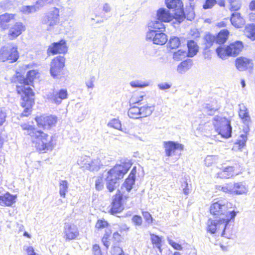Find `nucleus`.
Masks as SVG:
<instances>
[{
  "label": "nucleus",
  "mask_w": 255,
  "mask_h": 255,
  "mask_svg": "<svg viewBox=\"0 0 255 255\" xmlns=\"http://www.w3.org/2000/svg\"><path fill=\"white\" fill-rule=\"evenodd\" d=\"M90 158L86 156L81 157L77 161L78 164L81 166L84 170H87V166H88Z\"/></svg>",
  "instance_id": "nucleus-40"
},
{
  "label": "nucleus",
  "mask_w": 255,
  "mask_h": 255,
  "mask_svg": "<svg viewBox=\"0 0 255 255\" xmlns=\"http://www.w3.org/2000/svg\"><path fill=\"white\" fill-rule=\"evenodd\" d=\"M169 47L171 49H174L179 47L180 44L179 38L176 36L170 37L169 41Z\"/></svg>",
  "instance_id": "nucleus-42"
},
{
  "label": "nucleus",
  "mask_w": 255,
  "mask_h": 255,
  "mask_svg": "<svg viewBox=\"0 0 255 255\" xmlns=\"http://www.w3.org/2000/svg\"><path fill=\"white\" fill-rule=\"evenodd\" d=\"M112 255H125L122 248L119 247H114L112 250Z\"/></svg>",
  "instance_id": "nucleus-58"
},
{
  "label": "nucleus",
  "mask_w": 255,
  "mask_h": 255,
  "mask_svg": "<svg viewBox=\"0 0 255 255\" xmlns=\"http://www.w3.org/2000/svg\"><path fill=\"white\" fill-rule=\"evenodd\" d=\"M150 239L152 244L155 245L157 248L160 249L161 242V238L157 235L151 234Z\"/></svg>",
  "instance_id": "nucleus-49"
},
{
  "label": "nucleus",
  "mask_w": 255,
  "mask_h": 255,
  "mask_svg": "<svg viewBox=\"0 0 255 255\" xmlns=\"http://www.w3.org/2000/svg\"><path fill=\"white\" fill-rule=\"evenodd\" d=\"M136 170L135 167H134L128 178L126 179L125 182L123 183L121 187L122 191L124 192L126 190L127 192H129L132 188L133 185L134 184L135 179Z\"/></svg>",
  "instance_id": "nucleus-21"
},
{
  "label": "nucleus",
  "mask_w": 255,
  "mask_h": 255,
  "mask_svg": "<svg viewBox=\"0 0 255 255\" xmlns=\"http://www.w3.org/2000/svg\"><path fill=\"white\" fill-rule=\"evenodd\" d=\"M67 51L66 41L61 40L57 42H54L49 46L47 49V54L55 55L57 53H64Z\"/></svg>",
  "instance_id": "nucleus-14"
},
{
  "label": "nucleus",
  "mask_w": 255,
  "mask_h": 255,
  "mask_svg": "<svg viewBox=\"0 0 255 255\" xmlns=\"http://www.w3.org/2000/svg\"><path fill=\"white\" fill-rule=\"evenodd\" d=\"M65 59L64 56H58L54 57L50 64V73L54 78L59 75L65 66Z\"/></svg>",
  "instance_id": "nucleus-12"
},
{
  "label": "nucleus",
  "mask_w": 255,
  "mask_h": 255,
  "mask_svg": "<svg viewBox=\"0 0 255 255\" xmlns=\"http://www.w3.org/2000/svg\"><path fill=\"white\" fill-rule=\"evenodd\" d=\"M103 165V164L101 162V160L98 158L93 160L90 159L89 164H88V166H87V170L91 171H97Z\"/></svg>",
  "instance_id": "nucleus-30"
},
{
  "label": "nucleus",
  "mask_w": 255,
  "mask_h": 255,
  "mask_svg": "<svg viewBox=\"0 0 255 255\" xmlns=\"http://www.w3.org/2000/svg\"><path fill=\"white\" fill-rule=\"evenodd\" d=\"M243 45L241 41H236L227 46V53L230 56H236L242 50Z\"/></svg>",
  "instance_id": "nucleus-24"
},
{
  "label": "nucleus",
  "mask_w": 255,
  "mask_h": 255,
  "mask_svg": "<svg viewBox=\"0 0 255 255\" xmlns=\"http://www.w3.org/2000/svg\"><path fill=\"white\" fill-rule=\"evenodd\" d=\"M205 109L207 114L210 116L214 115L215 112L218 110V109L212 108V107L209 105H207Z\"/></svg>",
  "instance_id": "nucleus-62"
},
{
  "label": "nucleus",
  "mask_w": 255,
  "mask_h": 255,
  "mask_svg": "<svg viewBox=\"0 0 255 255\" xmlns=\"http://www.w3.org/2000/svg\"><path fill=\"white\" fill-rule=\"evenodd\" d=\"M203 40L205 48L207 49L210 48L213 45V43L216 41V37L215 36L208 33L205 35Z\"/></svg>",
  "instance_id": "nucleus-35"
},
{
  "label": "nucleus",
  "mask_w": 255,
  "mask_h": 255,
  "mask_svg": "<svg viewBox=\"0 0 255 255\" xmlns=\"http://www.w3.org/2000/svg\"><path fill=\"white\" fill-rule=\"evenodd\" d=\"M163 146L165 149L166 155L170 157L176 150L182 151L184 149V145L177 142L171 141H164Z\"/></svg>",
  "instance_id": "nucleus-16"
},
{
  "label": "nucleus",
  "mask_w": 255,
  "mask_h": 255,
  "mask_svg": "<svg viewBox=\"0 0 255 255\" xmlns=\"http://www.w3.org/2000/svg\"><path fill=\"white\" fill-rule=\"evenodd\" d=\"M229 223V222L218 218L214 220L209 219L207 222V231L211 234H215L217 232H219L222 230L221 235L223 236L227 225Z\"/></svg>",
  "instance_id": "nucleus-10"
},
{
  "label": "nucleus",
  "mask_w": 255,
  "mask_h": 255,
  "mask_svg": "<svg viewBox=\"0 0 255 255\" xmlns=\"http://www.w3.org/2000/svg\"><path fill=\"white\" fill-rule=\"evenodd\" d=\"M231 206L232 204L226 200H218L211 205L210 211L211 214L217 216L216 218L230 222L236 216V212L228 210Z\"/></svg>",
  "instance_id": "nucleus-4"
},
{
  "label": "nucleus",
  "mask_w": 255,
  "mask_h": 255,
  "mask_svg": "<svg viewBox=\"0 0 255 255\" xmlns=\"http://www.w3.org/2000/svg\"><path fill=\"white\" fill-rule=\"evenodd\" d=\"M233 194L241 195L246 193L247 188L243 182L233 183Z\"/></svg>",
  "instance_id": "nucleus-29"
},
{
  "label": "nucleus",
  "mask_w": 255,
  "mask_h": 255,
  "mask_svg": "<svg viewBox=\"0 0 255 255\" xmlns=\"http://www.w3.org/2000/svg\"><path fill=\"white\" fill-rule=\"evenodd\" d=\"M59 9L54 7L42 18V23L47 26L48 30H51L59 22Z\"/></svg>",
  "instance_id": "nucleus-9"
},
{
  "label": "nucleus",
  "mask_w": 255,
  "mask_h": 255,
  "mask_svg": "<svg viewBox=\"0 0 255 255\" xmlns=\"http://www.w3.org/2000/svg\"><path fill=\"white\" fill-rule=\"evenodd\" d=\"M167 7L169 9H174L177 11L175 12V18L179 22L182 21L185 18L183 11V4L180 0H165Z\"/></svg>",
  "instance_id": "nucleus-11"
},
{
  "label": "nucleus",
  "mask_w": 255,
  "mask_h": 255,
  "mask_svg": "<svg viewBox=\"0 0 255 255\" xmlns=\"http://www.w3.org/2000/svg\"><path fill=\"white\" fill-rule=\"evenodd\" d=\"M213 124L216 130L222 136L225 138L231 136L232 127L229 120L226 118L217 116L213 118Z\"/></svg>",
  "instance_id": "nucleus-5"
},
{
  "label": "nucleus",
  "mask_w": 255,
  "mask_h": 255,
  "mask_svg": "<svg viewBox=\"0 0 255 255\" xmlns=\"http://www.w3.org/2000/svg\"><path fill=\"white\" fill-rule=\"evenodd\" d=\"M19 58L17 46L9 44L3 46L0 50V60L4 62L10 60V62H15Z\"/></svg>",
  "instance_id": "nucleus-8"
},
{
  "label": "nucleus",
  "mask_w": 255,
  "mask_h": 255,
  "mask_svg": "<svg viewBox=\"0 0 255 255\" xmlns=\"http://www.w3.org/2000/svg\"><path fill=\"white\" fill-rule=\"evenodd\" d=\"M95 80L96 77L94 75H91L90 78L86 80L85 84L88 89H93L94 88Z\"/></svg>",
  "instance_id": "nucleus-51"
},
{
  "label": "nucleus",
  "mask_w": 255,
  "mask_h": 255,
  "mask_svg": "<svg viewBox=\"0 0 255 255\" xmlns=\"http://www.w3.org/2000/svg\"><path fill=\"white\" fill-rule=\"evenodd\" d=\"M68 183L66 180H60L59 182V194L63 198L65 197L66 193L68 192Z\"/></svg>",
  "instance_id": "nucleus-36"
},
{
  "label": "nucleus",
  "mask_w": 255,
  "mask_h": 255,
  "mask_svg": "<svg viewBox=\"0 0 255 255\" xmlns=\"http://www.w3.org/2000/svg\"><path fill=\"white\" fill-rule=\"evenodd\" d=\"M181 188L183 190V193L188 195L190 193V189L188 188V184L187 181H184L181 184Z\"/></svg>",
  "instance_id": "nucleus-60"
},
{
  "label": "nucleus",
  "mask_w": 255,
  "mask_h": 255,
  "mask_svg": "<svg viewBox=\"0 0 255 255\" xmlns=\"http://www.w3.org/2000/svg\"><path fill=\"white\" fill-rule=\"evenodd\" d=\"M218 158L216 155H208L205 159V164L207 166H210L213 163H215Z\"/></svg>",
  "instance_id": "nucleus-47"
},
{
  "label": "nucleus",
  "mask_w": 255,
  "mask_h": 255,
  "mask_svg": "<svg viewBox=\"0 0 255 255\" xmlns=\"http://www.w3.org/2000/svg\"><path fill=\"white\" fill-rule=\"evenodd\" d=\"M233 183L230 182L224 185H217L216 189L227 194H233Z\"/></svg>",
  "instance_id": "nucleus-32"
},
{
  "label": "nucleus",
  "mask_w": 255,
  "mask_h": 255,
  "mask_svg": "<svg viewBox=\"0 0 255 255\" xmlns=\"http://www.w3.org/2000/svg\"><path fill=\"white\" fill-rule=\"evenodd\" d=\"M231 11H237L241 8V0H230Z\"/></svg>",
  "instance_id": "nucleus-43"
},
{
  "label": "nucleus",
  "mask_w": 255,
  "mask_h": 255,
  "mask_svg": "<svg viewBox=\"0 0 255 255\" xmlns=\"http://www.w3.org/2000/svg\"><path fill=\"white\" fill-rule=\"evenodd\" d=\"M156 16L158 20L164 22H169L173 18L172 14L165 8H159L157 11Z\"/></svg>",
  "instance_id": "nucleus-22"
},
{
  "label": "nucleus",
  "mask_w": 255,
  "mask_h": 255,
  "mask_svg": "<svg viewBox=\"0 0 255 255\" xmlns=\"http://www.w3.org/2000/svg\"><path fill=\"white\" fill-rule=\"evenodd\" d=\"M186 56H187V54L186 51L179 49L173 53V58L175 60L178 61L184 58Z\"/></svg>",
  "instance_id": "nucleus-39"
},
{
  "label": "nucleus",
  "mask_w": 255,
  "mask_h": 255,
  "mask_svg": "<svg viewBox=\"0 0 255 255\" xmlns=\"http://www.w3.org/2000/svg\"><path fill=\"white\" fill-rule=\"evenodd\" d=\"M23 249L26 251L27 255H36L32 246H24Z\"/></svg>",
  "instance_id": "nucleus-63"
},
{
  "label": "nucleus",
  "mask_w": 255,
  "mask_h": 255,
  "mask_svg": "<svg viewBox=\"0 0 255 255\" xmlns=\"http://www.w3.org/2000/svg\"><path fill=\"white\" fill-rule=\"evenodd\" d=\"M64 234L66 239L73 240L79 235L78 229L73 224L68 223L65 224Z\"/></svg>",
  "instance_id": "nucleus-20"
},
{
  "label": "nucleus",
  "mask_w": 255,
  "mask_h": 255,
  "mask_svg": "<svg viewBox=\"0 0 255 255\" xmlns=\"http://www.w3.org/2000/svg\"><path fill=\"white\" fill-rule=\"evenodd\" d=\"M216 0H206L203 7L204 9H208L212 8L216 3Z\"/></svg>",
  "instance_id": "nucleus-53"
},
{
  "label": "nucleus",
  "mask_w": 255,
  "mask_h": 255,
  "mask_svg": "<svg viewBox=\"0 0 255 255\" xmlns=\"http://www.w3.org/2000/svg\"><path fill=\"white\" fill-rule=\"evenodd\" d=\"M216 52L218 55L222 59H225L229 56L227 53V47L226 48H223L219 46L216 49Z\"/></svg>",
  "instance_id": "nucleus-44"
},
{
  "label": "nucleus",
  "mask_w": 255,
  "mask_h": 255,
  "mask_svg": "<svg viewBox=\"0 0 255 255\" xmlns=\"http://www.w3.org/2000/svg\"><path fill=\"white\" fill-rule=\"evenodd\" d=\"M146 39L153 43L157 45H163L167 41V35L163 31H147L146 34Z\"/></svg>",
  "instance_id": "nucleus-13"
},
{
  "label": "nucleus",
  "mask_w": 255,
  "mask_h": 255,
  "mask_svg": "<svg viewBox=\"0 0 255 255\" xmlns=\"http://www.w3.org/2000/svg\"><path fill=\"white\" fill-rule=\"evenodd\" d=\"M245 35L252 40L255 39V24H248L244 29Z\"/></svg>",
  "instance_id": "nucleus-33"
},
{
  "label": "nucleus",
  "mask_w": 255,
  "mask_h": 255,
  "mask_svg": "<svg viewBox=\"0 0 255 255\" xmlns=\"http://www.w3.org/2000/svg\"><path fill=\"white\" fill-rule=\"evenodd\" d=\"M168 242L174 249L176 250H182V247L181 245L175 242L171 239H168Z\"/></svg>",
  "instance_id": "nucleus-59"
},
{
  "label": "nucleus",
  "mask_w": 255,
  "mask_h": 255,
  "mask_svg": "<svg viewBox=\"0 0 255 255\" xmlns=\"http://www.w3.org/2000/svg\"><path fill=\"white\" fill-rule=\"evenodd\" d=\"M25 30V26L22 22H16L9 29L8 35L10 39H13L19 35Z\"/></svg>",
  "instance_id": "nucleus-17"
},
{
  "label": "nucleus",
  "mask_w": 255,
  "mask_h": 255,
  "mask_svg": "<svg viewBox=\"0 0 255 255\" xmlns=\"http://www.w3.org/2000/svg\"><path fill=\"white\" fill-rule=\"evenodd\" d=\"M93 253L94 255H102L99 246L95 244L93 246Z\"/></svg>",
  "instance_id": "nucleus-64"
},
{
  "label": "nucleus",
  "mask_w": 255,
  "mask_h": 255,
  "mask_svg": "<svg viewBox=\"0 0 255 255\" xmlns=\"http://www.w3.org/2000/svg\"><path fill=\"white\" fill-rule=\"evenodd\" d=\"M191 63L187 61H184L178 65L177 70L179 73H184L191 68Z\"/></svg>",
  "instance_id": "nucleus-37"
},
{
  "label": "nucleus",
  "mask_w": 255,
  "mask_h": 255,
  "mask_svg": "<svg viewBox=\"0 0 255 255\" xmlns=\"http://www.w3.org/2000/svg\"><path fill=\"white\" fill-rule=\"evenodd\" d=\"M15 15L13 14H10L5 13L3 14L0 15V27L2 29H6L7 28V23L11 19H13Z\"/></svg>",
  "instance_id": "nucleus-28"
},
{
  "label": "nucleus",
  "mask_w": 255,
  "mask_h": 255,
  "mask_svg": "<svg viewBox=\"0 0 255 255\" xmlns=\"http://www.w3.org/2000/svg\"><path fill=\"white\" fill-rule=\"evenodd\" d=\"M148 31H163L165 29V25L163 22L157 19L151 20L147 24Z\"/></svg>",
  "instance_id": "nucleus-23"
},
{
  "label": "nucleus",
  "mask_w": 255,
  "mask_h": 255,
  "mask_svg": "<svg viewBox=\"0 0 255 255\" xmlns=\"http://www.w3.org/2000/svg\"><path fill=\"white\" fill-rule=\"evenodd\" d=\"M130 85L132 87H144L149 85L148 82H142L140 80H135L131 81L130 83Z\"/></svg>",
  "instance_id": "nucleus-45"
},
{
  "label": "nucleus",
  "mask_w": 255,
  "mask_h": 255,
  "mask_svg": "<svg viewBox=\"0 0 255 255\" xmlns=\"http://www.w3.org/2000/svg\"><path fill=\"white\" fill-rule=\"evenodd\" d=\"M229 34V32L227 29H223L220 31L216 37V42L218 44H223L225 43Z\"/></svg>",
  "instance_id": "nucleus-34"
},
{
  "label": "nucleus",
  "mask_w": 255,
  "mask_h": 255,
  "mask_svg": "<svg viewBox=\"0 0 255 255\" xmlns=\"http://www.w3.org/2000/svg\"><path fill=\"white\" fill-rule=\"evenodd\" d=\"M131 165L128 160L124 159L109 171L103 173V177L105 179L107 188L109 192H112L116 188L118 181L124 177Z\"/></svg>",
  "instance_id": "nucleus-3"
},
{
  "label": "nucleus",
  "mask_w": 255,
  "mask_h": 255,
  "mask_svg": "<svg viewBox=\"0 0 255 255\" xmlns=\"http://www.w3.org/2000/svg\"><path fill=\"white\" fill-rule=\"evenodd\" d=\"M95 187L97 190H102L104 188L103 179L102 177H99L95 181Z\"/></svg>",
  "instance_id": "nucleus-52"
},
{
  "label": "nucleus",
  "mask_w": 255,
  "mask_h": 255,
  "mask_svg": "<svg viewBox=\"0 0 255 255\" xmlns=\"http://www.w3.org/2000/svg\"><path fill=\"white\" fill-rule=\"evenodd\" d=\"M35 120L37 125L44 128H49L55 125L57 122V118L55 116H41L36 117Z\"/></svg>",
  "instance_id": "nucleus-15"
},
{
  "label": "nucleus",
  "mask_w": 255,
  "mask_h": 255,
  "mask_svg": "<svg viewBox=\"0 0 255 255\" xmlns=\"http://www.w3.org/2000/svg\"><path fill=\"white\" fill-rule=\"evenodd\" d=\"M15 197L7 193L3 196H0V205L11 206L15 202Z\"/></svg>",
  "instance_id": "nucleus-26"
},
{
  "label": "nucleus",
  "mask_w": 255,
  "mask_h": 255,
  "mask_svg": "<svg viewBox=\"0 0 255 255\" xmlns=\"http://www.w3.org/2000/svg\"><path fill=\"white\" fill-rule=\"evenodd\" d=\"M239 106L240 111L239 112V115L240 117L245 121H248L249 116L248 112H247V109L244 105H239Z\"/></svg>",
  "instance_id": "nucleus-41"
},
{
  "label": "nucleus",
  "mask_w": 255,
  "mask_h": 255,
  "mask_svg": "<svg viewBox=\"0 0 255 255\" xmlns=\"http://www.w3.org/2000/svg\"><path fill=\"white\" fill-rule=\"evenodd\" d=\"M108 126L109 127L113 128L119 130L123 131L122 128V124L120 121L119 119H113L111 120L108 124Z\"/></svg>",
  "instance_id": "nucleus-38"
},
{
  "label": "nucleus",
  "mask_w": 255,
  "mask_h": 255,
  "mask_svg": "<svg viewBox=\"0 0 255 255\" xmlns=\"http://www.w3.org/2000/svg\"><path fill=\"white\" fill-rule=\"evenodd\" d=\"M247 140V136L245 134H241L237 140L236 144L239 145V149H241L245 145Z\"/></svg>",
  "instance_id": "nucleus-46"
},
{
  "label": "nucleus",
  "mask_w": 255,
  "mask_h": 255,
  "mask_svg": "<svg viewBox=\"0 0 255 255\" xmlns=\"http://www.w3.org/2000/svg\"><path fill=\"white\" fill-rule=\"evenodd\" d=\"M154 110L153 106L147 105L140 107L133 106L128 109V114L130 118L137 119L149 116Z\"/></svg>",
  "instance_id": "nucleus-6"
},
{
  "label": "nucleus",
  "mask_w": 255,
  "mask_h": 255,
  "mask_svg": "<svg viewBox=\"0 0 255 255\" xmlns=\"http://www.w3.org/2000/svg\"><path fill=\"white\" fill-rule=\"evenodd\" d=\"M108 223L104 220H99L96 223V227L98 229H103L108 226Z\"/></svg>",
  "instance_id": "nucleus-56"
},
{
  "label": "nucleus",
  "mask_w": 255,
  "mask_h": 255,
  "mask_svg": "<svg viewBox=\"0 0 255 255\" xmlns=\"http://www.w3.org/2000/svg\"><path fill=\"white\" fill-rule=\"evenodd\" d=\"M36 72L34 70L27 72L25 78L23 76H17V79L19 84L16 85L17 92L22 94L21 105L24 108L21 116L27 117L31 113V109L34 104V93L29 86L31 85Z\"/></svg>",
  "instance_id": "nucleus-1"
},
{
  "label": "nucleus",
  "mask_w": 255,
  "mask_h": 255,
  "mask_svg": "<svg viewBox=\"0 0 255 255\" xmlns=\"http://www.w3.org/2000/svg\"><path fill=\"white\" fill-rule=\"evenodd\" d=\"M144 97V96L142 95H138L137 94H134L130 98L129 100V103L130 105L131 104H139L141 101L143 100V98Z\"/></svg>",
  "instance_id": "nucleus-48"
},
{
  "label": "nucleus",
  "mask_w": 255,
  "mask_h": 255,
  "mask_svg": "<svg viewBox=\"0 0 255 255\" xmlns=\"http://www.w3.org/2000/svg\"><path fill=\"white\" fill-rule=\"evenodd\" d=\"M236 66L240 71L252 69L253 63L251 59L245 57H240L236 60Z\"/></svg>",
  "instance_id": "nucleus-19"
},
{
  "label": "nucleus",
  "mask_w": 255,
  "mask_h": 255,
  "mask_svg": "<svg viewBox=\"0 0 255 255\" xmlns=\"http://www.w3.org/2000/svg\"><path fill=\"white\" fill-rule=\"evenodd\" d=\"M142 216L147 223L151 224L152 223L153 219L149 212L147 211L142 212Z\"/></svg>",
  "instance_id": "nucleus-57"
},
{
  "label": "nucleus",
  "mask_w": 255,
  "mask_h": 255,
  "mask_svg": "<svg viewBox=\"0 0 255 255\" xmlns=\"http://www.w3.org/2000/svg\"><path fill=\"white\" fill-rule=\"evenodd\" d=\"M68 93L65 89H61L58 92H53L48 95V99L50 102L59 105L62 100L67 98Z\"/></svg>",
  "instance_id": "nucleus-18"
},
{
  "label": "nucleus",
  "mask_w": 255,
  "mask_h": 255,
  "mask_svg": "<svg viewBox=\"0 0 255 255\" xmlns=\"http://www.w3.org/2000/svg\"><path fill=\"white\" fill-rule=\"evenodd\" d=\"M110 234H108V233H106L104 236L102 238V242L103 243L104 245L107 248H108V247L110 246V242H109V237Z\"/></svg>",
  "instance_id": "nucleus-61"
},
{
  "label": "nucleus",
  "mask_w": 255,
  "mask_h": 255,
  "mask_svg": "<svg viewBox=\"0 0 255 255\" xmlns=\"http://www.w3.org/2000/svg\"><path fill=\"white\" fill-rule=\"evenodd\" d=\"M21 127L24 134L31 137V140L35 147L40 151L52 150L54 147L52 143V136H49L47 134L41 130H37L33 126L28 124H22Z\"/></svg>",
  "instance_id": "nucleus-2"
},
{
  "label": "nucleus",
  "mask_w": 255,
  "mask_h": 255,
  "mask_svg": "<svg viewBox=\"0 0 255 255\" xmlns=\"http://www.w3.org/2000/svg\"><path fill=\"white\" fill-rule=\"evenodd\" d=\"M188 52L187 53L188 57H193L198 51V46L196 42L193 40H189L187 43Z\"/></svg>",
  "instance_id": "nucleus-31"
},
{
  "label": "nucleus",
  "mask_w": 255,
  "mask_h": 255,
  "mask_svg": "<svg viewBox=\"0 0 255 255\" xmlns=\"http://www.w3.org/2000/svg\"><path fill=\"white\" fill-rule=\"evenodd\" d=\"M234 167L228 166L217 173L216 176L220 178H229L234 175Z\"/></svg>",
  "instance_id": "nucleus-27"
},
{
  "label": "nucleus",
  "mask_w": 255,
  "mask_h": 255,
  "mask_svg": "<svg viewBox=\"0 0 255 255\" xmlns=\"http://www.w3.org/2000/svg\"><path fill=\"white\" fill-rule=\"evenodd\" d=\"M128 193L126 190H124V192L122 191L121 188V190L116 193L111 206L110 213L112 214L120 213L123 210V201L129 198Z\"/></svg>",
  "instance_id": "nucleus-7"
},
{
  "label": "nucleus",
  "mask_w": 255,
  "mask_h": 255,
  "mask_svg": "<svg viewBox=\"0 0 255 255\" xmlns=\"http://www.w3.org/2000/svg\"><path fill=\"white\" fill-rule=\"evenodd\" d=\"M20 10L25 14H29L35 12V9L31 5H23L20 8Z\"/></svg>",
  "instance_id": "nucleus-50"
},
{
  "label": "nucleus",
  "mask_w": 255,
  "mask_h": 255,
  "mask_svg": "<svg viewBox=\"0 0 255 255\" xmlns=\"http://www.w3.org/2000/svg\"><path fill=\"white\" fill-rule=\"evenodd\" d=\"M35 9V12L39 10L41 8L45 5V3L43 0H37L35 4L31 5Z\"/></svg>",
  "instance_id": "nucleus-54"
},
{
  "label": "nucleus",
  "mask_w": 255,
  "mask_h": 255,
  "mask_svg": "<svg viewBox=\"0 0 255 255\" xmlns=\"http://www.w3.org/2000/svg\"><path fill=\"white\" fill-rule=\"evenodd\" d=\"M232 24L236 28L242 27L245 24V20L239 12H234L230 18Z\"/></svg>",
  "instance_id": "nucleus-25"
},
{
  "label": "nucleus",
  "mask_w": 255,
  "mask_h": 255,
  "mask_svg": "<svg viewBox=\"0 0 255 255\" xmlns=\"http://www.w3.org/2000/svg\"><path fill=\"white\" fill-rule=\"evenodd\" d=\"M132 221L135 226H140L142 223V220L140 216L134 215L132 218Z\"/></svg>",
  "instance_id": "nucleus-55"
}]
</instances>
